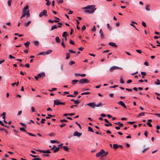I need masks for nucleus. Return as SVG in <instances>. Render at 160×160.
<instances>
[{
  "label": "nucleus",
  "instance_id": "f257e3e1",
  "mask_svg": "<svg viewBox=\"0 0 160 160\" xmlns=\"http://www.w3.org/2000/svg\"><path fill=\"white\" fill-rule=\"evenodd\" d=\"M28 6L27 5L25 6L22 10V15L20 18L21 19L23 18L26 17L27 18L30 16L29 10L28 9Z\"/></svg>",
  "mask_w": 160,
  "mask_h": 160
},
{
  "label": "nucleus",
  "instance_id": "f03ea898",
  "mask_svg": "<svg viewBox=\"0 0 160 160\" xmlns=\"http://www.w3.org/2000/svg\"><path fill=\"white\" fill-rule=\"evenodd\" d=\"M108 152H105V151L102 149L98 153L96 154V155L97 157H98L101 156V157H103L107 156Z\"/></svg>",
  "mask_w": 160,
  "mask_h": 160
},
{
  "label": "nucleus",
  "instance_id": "7ed1b4c3",
  "mask_svg": "<svg viewBox=\"0 0 160 160\" xmlns=\"http://www.w3.org/2000/svg\"><path fill=\"white\" fill-rule=\"evenodd\" d=\"M122 68L119 67L117 66H113L111 67L109 69L110 72H113L116 69L122 70Z\"/></svg>",
  "mask_w": 160,
  "mask_h": 160
},
{
  "label": "nucleus",
  "instance_id": "20e7f679",
  "mask_svg": "<svg viewBox=\"0 0 160 160\" xmlns=\"http://www.w3.org/2000/svg\"><path fill=\"white\" fill-rule=\"evenodd\" d=\"M65 103L64 102H62L59 101V99H57L54 101V106L55 105H59L60 104L64 105Z\"/></svg>",
  "mask_w": 160,
  "mask_h": 160
},
{
  "label": "nucleus",
  "instance_id": "39448f33",
  "mask_svg": "<svg viewBox=\"0 0 160 160\" xmlns=\"http://www.w3.org/2000/svg\"><path fill=\"white\" fill-rule=\"evenodd\" d=\"M47 11L46 10H43L42 12H41L39 15V17L41 18L42 17L45 16H47Z\"/></svg>",
  "mask_w": 160,
  "mask_h": 160
},
{
  "label": "nucleus",
  "instance_id": "423d86ee",
  "mask_svg": "<svg viewBox=\"0 0 160 160\" xmlns=\"http://www.w3.org/2000/svg\"><path fill=\"white\" fill-rule=\"evenodd\" d=\"M89 81L87 78L82 79L79 80V83L81 84L87 83Z\"/></svg>",
  "mask_w": 160,
  "mask_h": 160
},
{
  "label": "nucleus",
  "instance_id": "0eeeda50",
  "mask_svg": "<svg viewBox=\"0 0 160 160\" xmlns=\"http://www.w3.org/2000/svg\"><path fill=\"white\" fill-rule=\"evenodd\" d=\"M96 8H95L94 10H90L88 9L85 11V12L89 14H92L93 13L94 11L96 10Z\"/></svg>",
  "mask_w": 160,
  "mask_h": 160
},
{
  "label": "nucleus",
  "instance_id": "6e6552de",
  "mask_svg": "<svg viewBox=\"0 0 160 160\" xmlns=\"http://www.w3.org/2000/svg\"><path fill=\"white\" fill-rule=\"evenodd\" d=\"M95 6L94 5H89L86 7V9H89L90 10H94Z\"/></svg>",
  "mask_w": 160,
  "mask_h": 160
},
{
  "label": "nucleus",
  "instance_id": "1a4fd4ad",
  "mask_svg": "<svg viewBox=\"0 0 160 160\" xmlns=\"http://www.w3.org/2000/svg\"><path fill=\"white\" fill-rule=\"evenodd\" d=\"M38 151L39 152L44 153H51V152H50V150H48L46 151L39 150H38Z\"/></svg>",
  "mask_w": 160,
  "mask_h": 160
},
{
  "label": "nucleus",
  "instance_id": "9d476101",
  "mask_svg": "<svg viewBox=\"0 0 160 160\" xmlns=\"http://www.w3.org/2000/svg\"><path fill=\"white\" fill-rule=\"evenodd\" d=\"M82 135V133H79L77 131L73 133V135L74 136H77L78 138H79Z\"/></svg>",
  "mask_w": 160,
  "mask_h": 160
},
{
  "label": "nucleus",
  "instance_id": "9b49d317",
  "mask_svg": "<svg viewBox=\"0 0 160 160\" xmlns=\"http://www.w3.org/2000/svg\"><path fill=\"white\" fill-rule=\"evenodd\" d=\"M87 105L88 106H90L93 108H95V103L94 102H90L89 103H87Z\"/></svg>",
  "mask_w": 160,
  "mask_h": 160
},
{
  "label": "nucleus",
  "instance_id": "f8f14e48",
  "mask_svg": "<svg viewBox=\"0 0 160 160\" xmlns=\"http://www.w3.org/2000/svg\"><path fill=\"white\" fill-rule=\"evenodd\" d=\"M118 104L123 107L125 108H126V107L123 102L122 101H120L118 102Z\"/></svg>",
  "mask_w": 160,
  "mask_h": 160
},
{
  "label": "nucleus",
  "instance_id": "ddd939ff",
  "mask_svg": "<svg viewBox=\"0 0 160 160\" xmlns=\"http://www.w3.org/2000/svg\"><path fill=\"white\" fill-rule=\"evenodd\" d=\"M99 33L100 34L101 37L102 39H103L104 38V34L102 32V29H100L99 31Z\"/></svg>",
  "mask_w": 160,
  "mask_h": 160
},
{
  "label": "nucleus",
  "instance_id": "4468645a",
  "mask_svg": "<svg viewBox=\"0 0 160 160\" xmlns=\"http://www.w3.org/2000/svg\"><path fill=\"white\" fill-rule=\"evenodd\" d=\"M109 45L112 46H113L115 47H117V45H116V44L114 42H110L109 43Z\"/></svg>",
  "mask_w": 160,
  "mask_h": 160
},
{
  "label": "nucleus",
  "instance_id": "2eb2a0df",
  "mask_svg": "<svg viewBox=\"0 0 160 160\" xmlns=\"http://www.w3.org/2000/svg\"><path fill=\"white\" fill-rule=\"evenodd\" d=\"M42 76L43 77H45V74L44 72H42L41 73H39L38 75V78H41Z\"/></svg>",
  "mask_w": 160,
  "mask_h": 160
},
{
  "label": "nucleus",
  "instance_id": "dca6fc26",
  "mask_svg": "<svg viewBox=\"0 0 160 160\" xmlns=\"http://www.w3.org/2000/svg\"><path fill=\"white\" fill-rule=\"evenodd\" d=\"M31 22V21H29L27 22L24 23V25L26 27H28Z\"/></svg>",
  "mask_w": 160,
  "mask_h": 160
},
{
  "label": "nucleus",
  "instance_id": "f3484780",
  "mask_svg": "<svg viewBox=\"0 0 160 160\" xmlns=\"http://www.w3.org/2000/svg\"><path fill=\"white\" fill-rule=\"evenodd\" d=\"M149 148V147H147L146 148H144L142 151V153H144L146 152L147 150H148Z\"/></svg>",
  "mask_w": 160,
  "mask_h": 160
},
{
  "label": "nucleus",
  "instance_id": "a211bd4d",
  "mask_svg": "<svg viewBox=\"0 0 160 160\" xmlns=\"http://www.w3.org/2000/svg\"><path fill=\"white\" fill-rule=\"evenodd\" d=\"M103 105V103H101V102H99L97 104H95V107H101L102 105Z\"/></svg>",
  "mask_w": 160,
  "mask_h": 160
},
{
  "label": "nucleus",
  "instance_id": "6ab92c4d",
  "mask_svg": "<svg viewBox=\"0 0 160 160\" xmlns=\"http://www.w3.org/2000/svg\"><path fill=\"white\" fill-rule=\"evenodd\" d=\"M52 51L51 50H48L46 52H44V53L45 54H48L51 53Z\"/></svg>",
  "mask_w": 160,
  "mask_h": 160
},
{
  "label": "nucleus",
  "instance_id": "aec40b11",
  "mask_svg": "<svg viewBox=\"0 0 160 160\" xmlns=\"http://www.w3.org/2000/svg\"><path fill=\"white\" fill-rule=\"evenodd\" d=\"M78 82H79V81L77 80H73L72 81V82L73 84H75Z\"/></svg>",
  "mask_w": 160,
  "mask_h": 160
},
{
  "label": "nucleus",
  "instance_id": "412c9836",
  "mask_svg": "<svg viewBox=\"0 0 160 160\" xmlns=\"http://www.w3.org/2000/svg\"><path fill=\"white\" fill-rule=\"evenodd\" d=\"M48 116L49 117H46V119H50V117H55V116L54 115H52L50 114H48Z\"/></svg>",
  "mask_w": 160,
  "mask_h": 160
},
{
  "label": "nucleus",
  "instance_id": "4be33fe9",
  "mask_svg": "<svg viewBox=\"0 0 160 160\" xmlns=\"http://www.w3.org/2000/svg\"><path fill=\"white\" fill-rule=\"evenodd\" d=\"M55 41L58 43H60V40L58 37H56Z\"/></svg>",
  "mask_w": 160,
  "mask_h": 160
},
{
  "label": "nucleus",
  "instance_id": "5701e85b",
  "mask_svg": "<svg viewBox=\"0 0 160 160\" xmlns=\"http://www.w3.org/2000/svg\"><path fill=\"white\" fill-rule=\"evenodd\" d=\"M30 43V42H29L28 41L24 43V45L26 47L28 48Z\"/></svg>",
  "mask_w": 160,
  "mask_h": 160
},
{
  "label": "nucleus",
  "instance_id": "b1692460",
  "mask_svg": "<svg viewBox=\"0 0 160 160\" xmlns=\"http://www.w3.org/2000/svg\"><path fill=\"white\" fill-rule=\"evenodd\" d=\"M62 148L64 149V150L66 151H68L69 149V148L67 146H63Z\"/></svg>",
  "mask_w": 160,
  "mask_h": 160
},
{
  "label": "nucleus",
  "instance_id": "393cba45",
  "mask_svg": "<svg viewBox=\"0 0 160 160\" xmlns=\"http://www.w3.org/2000/svg\"><path fill=\"white\" fill-rule=\"evenodd\" d=\"M145 113L144 112L140 113L137 116V117H140L141 116H143L144 115Z\"/></svg>",
  "mask_w": 160,
  "mask_h": 160
},
{
  "label": "nucleus",
  "instance_id": "a878e982",
  "mask_svg": "<svg viewBox=\"0 0 160 160\" xmlns=\"http://www.w3.org/2000/svg\"><path fill=\"white\" fill-rule=\"evenodd\" d=\"M118 148V145L114 144H113V148L114 149H116Z\"/></svg>",
  "mask_w": 160,
  "mask_h": 160
},
{
  "label": "nucleus",
  "instance_id": "bb28decb",
  "mask_svg": "<svg viewBox=\"0 0 160 160\" xmlns=\"http://www.w3.org/2000/svg\"><path fill=\"white\" fill-rule=\"evenodd\" d=\"M70 57V53H66V59H68Z\"/></svg>",
  "mask_w": 160,
  "mask_h": 160
},
{
  "label": "nucleus",
  "instance_id": "cd10ccee",
  "mask_svg": "<svg viewBox=\"0 0 160 160\" xmlns=\"http://www.w3.org/2000/svg\"><path fill=\"white\" fill-rule=\"evenodd\" d=\"M67 35V32H64L62 35V36L63 38L66 37V36Z\"/></svg>",
  "mask_w": 160,
  "mask_h": 160
},
{
  "label": "nucleus",
  "instance_id": "c85d7f7f",
  "mask_svg": "<svg viewBox=\"0 0 160 160\" xmlns=\"http://www.w3.org/2000/svg\"><path fill=\"white\" fill-rule=\"evenodd\" d=\"M57 28V26L56 25H54L51 28V30H52L54 29H56Z\"/></svg>",
  "mask_w": 160,
  "mask_h": 160
},
{
  "label": "nucleus",
  "instance_id": "c756f323",
  "mask_svg": "<svg viewBox=\"0 0 160 160\" xmlns=\"http://www.w3.org/2000/svg\"><path fill=\"white\" fill-rule=\"evenodd\" d=\"M6 114V113L5 112H3V113H2V118L4 119H5Z\"/></svg>",
  "mask_w": 160,
  "mask_h": 160
},
{
  "label": "nucleus",
  "instance_id": "7c9ffc66",
  "mask_svg": "<svg viewBox=\"0 0 160 160\" xmlns=\"http://www.w3.org/2000/svg\"><path fill=\"white\" fill-rule=\"evenodd\" d=\"M145 9L147 11H149L150 10L149 9V6L148 5H147L145 6Z\"/></svg>",
  "mask_w": 160,
  "mask_h": 160
},
{
  "label": "nucleus",
  "instance_id": "2f4dec72",
  "mask_svg": "<svg viewBox=\"0 0 160 160\" xmlns=\"http://www.w3.org/2000/svg\"><path fill=\"white\" fill-rule=\"evenodd\" d=\"M59 148H57L53 150V152L54 153H56L59 150Z\"/></svg>",
  "mask_w": 160,
  "mask_h": 160
},
{
  "label": "nucleus",
  "instance_id": "473e14b6",
  "mask_svg": "<svg viewBox=\"0 0 160 160\" xmlns=\"http://www.w3.org/2000/svg\"><path fill=\"white\" fill-rule=\"evenodd\" d=\"M120 82L122 84H123L124 82L122 77L120 78Z\"/></svg>",
  "mask_w": 160,
  "mask_h": 160
},
{
  "label": "nucleus",
  "instance_id": "72a5a7b5",
  "mask_svg": "<svg viewBox=\"0 0 160 160\" xmlns=\"http://www.w3.org/2000/svg\"><path fill=\"white\" fill-rule=\"evenodd\" d=\"M88 130L89 131H90V132H94L92 128L91 127H88Z\"/></svg>",
  "mask_w": 160,
  "mask_h": 160
},
{
  "label": "nucleus",
  "instance_id": "f704fd0d",
  "mask_svg": "<svg viewBox=\"0 0 160 160\" xmlns=\"http://www.w3.org/2000/svg\"><path fill=\"white\" fill-rule=\"evenodd\" d=\"M34 44L35 45L38 46L39 45V42L38 41H36L34 42Z\"/></svg>",
  "mask_w": 160,
  "mask_h": 160
},
{
  "label": "nucleus",
  "instance_id": "c9c22d12",
  "mask_svg": "<svg viewBox=\"0 0 160 160\" xmlns=\"http://www.w3.org/2000/svg\"><path fill=\"white\" fill-rule=\"evenodd\" d=\"M12 2V0H9L8 1V5L9 6H11Z\"/></svg>",
  "mask_w": 160,
  "mask_h": 160
},
{
  "label": "nucleus",
  "instance_id": "e433bc0d",
  "mask_svg": "<svg viewBox=\"0 0 160 160\" xmlns=\"http://www.w3.org/2000/svg\"><path fill=\"white\" fill-rule=\"evenodd\" d=\"M90 94V93L89 92H86L82 93L81 94V95H87V94Z\"/></svg>",
  "mask_w": 160,
  "mask_h": 160
},
{
  "label": "nucleus",
  "instance_id": "4c0bfd02",
  "mask_svg": "<svg viewBox=\"0 0 160 160\" xmlns=\"http://www.w3.org/2000/svg\"><path fill=\"white\" fill-rule=\"evenodd\" d=\"M75 63V62L73 61H71L69 62V65L70 66H72V65L74 64Z\"/></svg>",
  "mask_w": 160,
  "mask_h": 160
},
{
  "label": "nucleus",
  "instance_id": "58836bf2",
  "mask_svg": "<svg viewBox=\"0 0 160 160\" xmlns=\"http://www.w3.org/2000/svg\"><path fill=\"white\" fill-rule=\"evenodd\" d=\"M20 130L22 131L27 132L24 128H20Z\"/></svg>",
  "mask_w": 160,
  "mask_h": 160
},
{
  "label": "nucleus",
  "instance_id": "ea45409f",
  "mask_svg": "<svg viewBox=\"0 0 160 160\" xmlns=\"http://www.w3.org/2000/svg\"><path fill=\"white\" fill-rule=\"evenodd\" d=\"M27 132L30 135V136H33V137H36V135L34 134H33L32 133H29V132Z\"/></svg>",
  "mask_w": 160,
  "mask_h": 160
},
{
  "label": "nucleus",
  "instance_id": "a19ab883",
  "mask_svg": "<svg viewBox=\"0 0 160 160\" xmlns=\"http://www.w3.org/2000/svg\"><path fill=\"white\" fill-rule=\"evenodd\" d=\"M48 135L49 136H50V137H53V136H55V134L53 133H49Z\"/></svg>",
  "mask_w": 160,
  "mask_h": 160
},
{
  "label": "nucleus",
  "instance_id": "79ce46f5",
  "mask_svg": "<svg viewBox=\"0 0 160 160\" xmlns=\"http://www.w3.org/2000/svg\"><path fill=\"white\" fill-rule=\"evenodd\" d=\"M62 24L61 22H58V26H57V28H61L62 26Z\"/></svg>",
  "mask_w": 160,
  "mask_h": 160
},
{
  "label": "nucleus",
  "instance_id": "37998d69",
  "mask_svg": "<svg viewBox=\"0 0 160 160\" xmlns=\"http://www.w3.org/2000/svg\"><path fill=\"white\" fill-rule=\"evenodd\" d=\"M107 28H108V29H109L110 30H111V28L109 24L108 23V24H107Z\"/></svg>",
  "mask_w": 160,
  "mask_h": 160
},
{
  "label": "nucleus",
  "instance_id": "c03bdc74",
  "mask_svg": "<svg viewBox=\"0 0 160 160\" xmlns=\"http://www.w3.org/2000/svg\"><path fill=\"white\" fill-rule=\"evenodd\" d=\"M80 102L79 100H75L74 101V103L75 104H78Z\"/></svg>",
  "mask_w": 160,
  "mask_h": 160
},
{
  "label": "nucleus",
  "instance_id": "a18cd8bd",
  "mask_svg": "<svg viewBox=\"0 0 160 160\" xmlns=\"http://www.w3.org/2000/svg\"><path fill=\"white\" fill-rule=\"evenodd\" d=\"M68 120L66 119H62V120H60V121L61 122H68Z\"/></svg>",
  "mask_w": 160,
  "mask_h": 160
},
{
  "label": "nucleus",
  "instance_id": "49530a36",
  "mask_svg": "<svg viewBox=\"0 0 160 160\" xmlns=\"http://www.w3.org/2000/svg\"><path fill=\"white\" fill-rule=\"evenodd\" d=\"M142 25L144 27H146V25L145 23L143 21L142 22Z\"/></svg>",
  "mask_w": 160,
  "mask_h": 160
},
{
  "label": "nucleus",
  "instance_id": "de8ad7c7",
  "mask_svg": "<svg viewBox=\"0 0 160 160\" xmlns=\"http://www.w3.org/2000/svg\"><path fill=\"white\" fill-rule=\"evenodd\" d=\"M57 2L58 3H62L63 2V0H59L57 1Z\"/></svg>",
  "mask_w": 160,
  "mask_h": 160
},
{
  "label": "nucleus",
  "instance_id": "09e8293b",
  "mask_svg": "<svg viewBox=\"0 0 160 160\" xmlns=\"http://www.w3.org/2000/svg\"><path fill=\"white\" fill-rule=\"evenodd\" d=\"M19 84L18 82L17 83H13L12 84V86H14L15 85H16L17 86H18V84Z\"/></svg>",
  "mask_w": 160,
  "mask_h": 160
},
{
  "label": "nucleus",
  "instance_id": "8fccbe9b",
  "mask_svg": "<svg viewBox=\"0 0 160 160\" xmlns=\"http://www.w3.org/2000/svg\"><path fill=\"white\" fill-rule=\"evenodd\" d=\"M45 120H46L45 119H44V118L42 119L41 120V122L42 124H43L44 123V122Z\"/></svg>",
  "mask_w": 160,
  "mask_h": 160
},
{
  "label": "nucleus",
  "instance_id": "3c124183",
  "mask_svg": "<svg viewBox=\"0 0 160 160\" xmlns=\"http://www.w3.org/2000/svg\"><path fill=\"white\" fill-rule=\"evenodd\" d=\"M9 57L10 59H14L15 57L12 56L10 54L9 56Z\"/></svg>",
  "mask_w": 160,
  "mask_h": 160
},
{
  "label": "nucleus",
  "instance_id": "603ef678",
  "mask_svg": "<svg viewBox=\"0 0 160 160\" xmlns=\"http://www.w3.org/2000/svg\"><path fill=\"white\" fill-rule=\"evenodd\" d=\"M96 30V28L95 26H93V28L92 29V31L93 32L95 31Z\"/></svg>",
  "mask_w": 160,
  "mask_h": 160
},
{
  "label": "nucleus",
  "instance_id": "864d4df0",
  "mask_svg": "<svg viewBox=\"0 0 160 160\" xmlns=\"http://www.w3.org/2000/svg\"><path fill=\"white\" fill-rule=\"evenodd\" d=\"M146 124L149 127H152V125L151 124L150 122H147Z\"/></svg>",
  "mask_w": 160,
  "mask_h": 160
},
{
  "label": "nucleus",
  "instance_id": "5fc2aeb1",
  "mask_svg": "<svg viewBox=\"0 0 160 160\" xmlns=\"http://www.w3.org/2000/svg\"><path fill=\"white\" fill-rule=\"evenodd\" d=\"M136 51L138 53L140 54L141 53H142V51L141 50H139V49H137L136 50Z\"/></svg>",
  "mask_w": 160,
  "mask_h": 160
},
{
  "label": "nucleus",
  "instance_id": "6e6d98bb",
  "mask_svg": "<svg viewBox=\"0 0 160 160\" xmlns=\"http://www.w3.org/2000/svg\"><path fill=\"white\" fill-rule=\"evenodd\" d=\"M42 156L45 157H49L50 155L48 154H43L42 155Z\"/></svg>",
  "mask_w": 160,
  "mask_h": 160
},
{
  "label": "nucleus",
  "instance_id": "4d7b16f0",
  "mask_svg": "<svg viewBox=\"0 0 160 160\" xmlns=\"http://www.w3.org/2000/svg\"><path fill=\"white\" fill-rule=\"evenodd\" d=\"M65 125H66V124L62 123V124L59 125V126L60 127L62 128L65 126Z\"/></svg>",
  "mask_w": 160,
  "mask_h": 160
},
{
  "label": "nucleus",
  "instance_id": "13d9d810",
  "mask_svg": "<svg viewBox=\"0 0 160 160\" xmlns=\"http://www.w3.org/2000/svg\"><path fill=\"white\" fill-rule=\"evenodd\" d=\"M70 43L72 45H74V42L73 41H72V40H70Z\"/></svg>",
  "mask_w": 160,
  "mask_h": 160
},
{
  "label": "nucleus",
  "instance_id": "bf43d9fd",
  "mask_svg": "<svg viewBox=\"0 0 160 160\" xmlns=\"http://www.w3.org/2000/svg\"><path fill=\"white\" fill-rule=\"evenodd\" d=\"M68 51H69L70 52H71L72 53H76L74 51H73L72 50H71V49H69L68 50Z\"/></svg>",
  "mask_w": 160,
  "mask_h": 160
},
{
  "label": "nucleus",
  "instance_id": "052dcab7",
  "mask_svg": "<svg viewBox=\"0 0 160 160\" xmlns=\"http://www.w3.org/2000/svg\"><path fill=\"white\" fill-rule=\"evenodd\" d=\"M135 122H127L128 123H129L130 124H134Z\"/></svg>",
  "mask_w": 160,
  "mask_h": 160
},
{
  "label": "nucleus",
  "instance_id": "680f3d73",
  "mask_svg": "<svg viewBox=\"0 0 160 160\" xmlns=\"http://www.w3.org/2000/svg\"><path fill=\"white\" fill-rule=\"evenodd\" d=\"M141 74L142 76H144V75H146V73L145 72H141Z\"/></svg>",
  "mask_w": 160,
  "mask_h": 160
},
{
  "label": "nucleus",
  "instance_id": "e2e57ef3",
  "mask_svg": "<svg viewBox=\"0 0 160 160\" xmlns=\"http://www.w3.org/2000/svg\"><path fill=\"white\" fill-rule=\"evenodd\" d=\"M86 29V26L85 25H83L82 28V30L83 31H84V30H85Z\"/></svg>",
  "mask_w": 160,
  "mask_h": 160
},
{
  "label": "nucleus",
  "instance_id": "0e129e2a",
  "mask_svg": "<svg viewBox=\"0 0 160 160\" xmlns=\"http://www.w3.org/2000/svg\"><path fill=\"white\" fill-rule=\"evenodd\" d=\"M32 160H41V159L40 158H33L32 159Z\"/></svg>",
  "mask_w": 160,
  "mask_h": 160
},
{
  "label": "nucleus",
  "instance_id": "69168bd1",
  "mask_svg": "<svg viewBox=\"0 0 160 160\" xmlns=\"http://www.w3.org/2000/svg\"><path fill=\"white\" fill-rule=\"evenodd\" d=\"M25 67H26L28 68H29L30 67V65L28 63H27L25 64Z\"/></svg>",
  "mask_w": 160,
  "mask_h": 160
},
{
  "label": "nucleus",
  "instance_id": "338daca9",
  "mask_svg": "<svg viewBox=\"0 0 160 160\" xmlns=\"http://www.w3.org/2000/svg\"><path fill=\"white\" fill-rule=\"evenodd\" d=\"M132 82V81L130 79L127 81V83L128 84H129V83H131Z\"/></svg>",
  "mask_w": 160,
  "mask_h": 160
},
{
  "label": "nucleus",
  "instance_id": "774afa93",
  "mask_svg": "<svg viewBox=\"0 0 160 160\" xmlns=\"http://www.w3.org/2000/svg\"><path fill=\"white\" fill-rule=\"evenodd\" d=\"M31 109L32 112H35V108L33 107H32Z\"/></svg>",
  "mask_w": 160,
  "mask_h": 160
}]
</instances>
